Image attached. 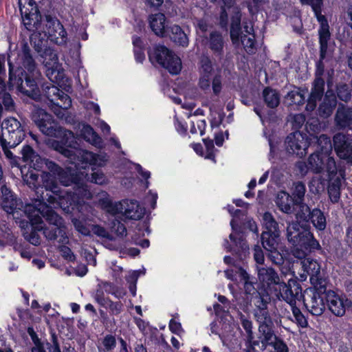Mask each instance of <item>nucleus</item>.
<instances>
[{
	"label": "nucleus",
	"mask_w": 352,
	"mask_h": 352,
	"mask_svg": "<svg viewBox=\"0 0 352 352\" xmlns=\"http://www.w3.org/2000/svg\"><path fill=\"white\" fill-rule=\"evenodd\" d=\"M109 309V314L113 316H117L120 314L123 308V305L121 302H113L109 299L107 303L104 307Z\"/></svg>",
	"instance_id": "nucleus-59"
},
{
	"label": "nucleus",
	"mask_w": 352,
	"mask_h": 352,
	"mask_svg": "<svg viewBox=\"0 0 352 352\" xmlns=\"http://www.w3.org/2000/svg\"><path fill=\"white\" fill-rule=\"evenodd\" d=\"M21 91L22 89H19ZM23 94L30 97V98L38 102H47V100H49V98L45 95L41 94V89H23ZM45 89H42L44 91Z\"/></svg>",
	"instance_id": "nucleus-56"
},
{
	"label": "nucleus",
	"mask_w": 352,
	"mask_h": 352,
	"mask_svg": "<svg viewBox=\"0 0 352 352\" xmlns=\"http://www.w3.org/2000/svg\"><path fill=\"white\" fill-rule=\"evenodd\" d=\"M336 124L340 129H349L352 131V108L340 105L335 118Z\"/></svg>",
	"instance_id": "nucleus-33"
},
{
	"label": "nucleus",
	"mask_w": 352,
	"mask_h": 352,
	"mask_svg": "<svg viewBox=\"0 0 352 352\" xmlns=\"http://www.w3.org/2000/svg\"><path fill=\"white\" fill-rule=\"evenodd\" d=\"M257 278L261 285L259 290L274 294L278 299L293 302L294 298L287 296L294 292V283L295 280H289L288 283L280 280L276 271L272 267L266 265L256 266Z\"/></svg>",
	"instance_id": "nucleus-4"
},
{
	"label": "nucleus",
	"mask_w": 352,
	"mask_h": 352,
	"mask_svg": "<svg viewBox=\"0 0 352 352\" xmlns=\"http://www.w3.org/2000/svg\"><path fill=\"white\" fill-rule=\"evenodd\" d=\"M293 287L294 292H291L287 295L291 296V297L294 298V300H292L293 302H290L289 300L285 301L290 305L293 316L298 325L305 328L308 325V322L299 308L296 307V302L300 301L302 298V288L297 283H294Z\"/></svg>",
	"instance_id": "nucleus-23"
},
{
	"label": "nucleus",
	"mask_w": 352,
	"mask_h": 352,
	"mask_svg": "<svg viewBox=\"0 0 352 352\" xmlns=\"http://www.w3.org/2000/svg\"><path fill=\"white\" fill-rule=\"evenodd\" d=\"M2 193V205L3 208L7 211L12 210L16 204V198L11 191L6 185H3L1 188Z\"/></svg>",
	"instance_id": "nucleus-43"
},
{
	"label": "nucleus",
	"mask_w": 352,
	"mask_h": 352,
	"mask_svg": "<svg viewBox=\"0 0 352 352\" xmlns=\"http://www.w3.org/2000/svg\"><path fill=\"white\" fill-rule=\"evenodd\" d=\"M327 285L324 291L316 289L314 287L307 289L302 294L303 303L307 311L313 316H321L325 310V303L322 295H326Z\"/></svg>",
	"instance_id": "nucleus-13"
},
{
	"label": "nucleus",
	"mask_w": 352,
	"mask_h": 352,
	"mask_svg": "<svg viewBox=\"0 0 352 352\" xmlns=\"http://www.w3.org/2000/svg\"><path fill=\"white\" fill-rule=\"evenodd\" d=\"M262 221L263 227L265 228L263 232L280 234L278 224L270 212H265L263 215Z\"/></svg>",
	"instance_id": "nucleus-45"
},
{
	"label": "nucleus",
	"mask_w": 352,
	"mask_h": 352,
	"mask_svg": "<svg viewBox=\"0 0 352 352\" xmlns=\"http://www.w3.org/2000/svg\"><path fill=\"white\" fill-rule=\"evenodd\" d=\"M333 146L337 155L352 164V138L349 135L337 133L333 136Z\"/></svg>",
	"instance_id": "nucleus-20"
},
{
	"label": "nucleus",
	"mask_w": 352,
	"mask_h": 352,
	"mask_svg": "<svg viewBox=\"0 0 352 352\" xmlns=\"http://www.w3.org/2000/svg\"><path fill=\"white\" fill-rule=\"evenodd\" d=\"M206 128V122L205 120H199L196 122L194 121L190 122V132L192 134H197L199 131L201 135H204L205 134Z\"/></svg>",
	"instance_id": "nucleus-57"
},
{
	"label": "nucleus",
	"mask_w": 352,
	"mask_h": 352,
	"mask_svg": "<svg viewBox=\"0 0 352 352\" xmlns=\"http://www.w3.org/2000/svg\"><path fill=\"white\" fill-rule=\"evenodd\" d=\"M148 60L157 67L167 69L171 74H178L182 70V60L173 51L163 45H155L147 49Z\"/></svg>",
	"instance_id": "nucleus-9"
},
{
	"label": "nucleus",
	"mask_w": 352,
	"mask_h": 352,
	"mask_svg": "<svg viewBox=\"0 0 352 352\" xmlns=\"http://www.w3.org/2000/svg\"><path fill=\"white\" fill-rule=\"evenodd\" d=\"M326 163V170L328 173L329 179L333 180L337 176L339 175L340 171L344 170L343 168H338L335 159L330 156V154H327V157L324 158Z\"/></svg>",
	"instance_id": "nucleus-46"
},
{
	"label": "nucleus",
	"mask_w": 352,
	"mask_h": 352,
	"mask_svg": "<svg viewBox=\"0 0 352 352\" xmlns=\"http://www.w3.org/2000/svg\"><path fill=\"white\" fill-rule=\"evenodd\" d=\"M302 5L309 6L319 23L318 30L330 28L327 17L322 14L323 0H299Z\"/></svg>",
	"instance_id": "nucleus-27"
},
{
	"label": "nucleus",
	"mask_w": 352,
	"mask_h": 352,
	"mask_svg": "<svg viewBox=\"0 0 352 352\" xmlns=\"http://www.w3.org/2000/svg\"><path fill=\"white\" fill-rule=\"evenodd\" d=\"M298 223H292L287 226V236L288 241L294 246L293 255L303 258L308 253L321 250V246L310 232H301Z\"/></svg>",
	"instance_id": "nucleus-8"
},
{
	"label": "nucleus",
	"mask_w": 352,
	"mask_h": 352,
	"mask_svg": "<svg viewBox=\"0 0 352 352\" xmlns=\"http://www.w3.org/2000/svg\"><path fill=\"white\" fill-rule=\"evenodd\" d=\"M19 67L14 69V65L8 61L9 80L8 88L16 86V88H23L25 81L27 87L30 88H38L41 83L42 75L38 69V65L33 57L32 50L25 41L21 45L18 52Z\"/></svg>",
	"instance_id": "nucleus-1"
},
{
	"label": "nucleus",
	"mask_w": 352,
	"mask_h": 352,
	"mask_svg": "<svg viewBox=\"0 0 352 352\" xmlns=\"http://www.w3.org/2000/svg\"><path fill=\"white\" fill-rule=\"evenodd\" d=\"M307 90L308 89H292L287 96V99L290 100L289 104H302L305 100V91Z\"/></svg>",
	"instance_id": "nucleus-50"
},
{
	"label": "nucleus",
	"mask_w": 352,
	"mask_h": 352,
	"mask_svg": "<svg viewBox=\"0 0 352 352\" xmlns=\"http://www.w3.org/2000/svg\"><path fill=\"white\" fill-rule=\"evenodd\" d=\"M258 324V330L261 335V338L262 344L263 345L272 344L276 338L273 329L274 323L272 320Z\"/></svg>",
	"instance_id": "nucleus-38"
},
{
	"label": "nucleus",
	"mask_w": 352,
	"mask_h": 352,
	"mask_svg": "<svg viewBox=\"0 0 352 352\" xmlns=\"http://www.w3.org/2000/svg\"><path fill=\"white\" fill-rule=\"evenodd\" d=\"M80 135L85 140L95 146H100L102 144L101 138L94 131V129L89 124H83L80 130Z\"/></svg>",
	"instance_id": "nucleus-40"
},
{
	"label": "nucleus",
	"mask_w": 352,
	"mask_h": 352,
	"mask_svg": "<svg viewBox=\"0 0 352 352\" xmlns=\"http://www.w3.org/2000/svg\"><path fill=\"white\" fill-rule=\"evenodd\" d=\"M45 30L48 38L56 44H63L67 40V32L56 17L45 16Z\"/></svg>",
	"instance_id": "nucleus-18"
},
{
	"label": "nucleus",
	"mask_w": 352,
	"mask_h": 352,
	"mask_svg": "<svg viewBox=\"0 0 352 352\" xmlns=\"http://www.w3.org/2000/svg\"><path fill=\"white\" fill-rule=\"evenodd\" d=\"M334 70L333 69L327 70L326 75L318 76L315 74V79L313 82V88H324L325 84L327 88H332L334 82Z\"/></svg>",
	"instance_id": "nucleus-42"
},
{
	"label": "nucleus",
	"mask_w": 352,
	"mask_h": 352,
	"mask_svg": "<svg viewBox=\"0 0 352 352\" xmlns=\"http://www.w3.org/2000/svg\"><path fill=\"white\" fill-rule=\"evenodd\" d=\"M242 14L240 10L235 11L231 16L230 36L234 45L239 44L243 34L241 26Z\"/></svg>",
	"instance_id": "nucleus-31"
},
{
	"label": "nucleus",
	"mask_w": 352,
	"mask_h": 352,
	"mask_svg": "<svg viewBox=\"0 0 352 352\" xmlns=\"http://www.w3.org/2000/svg\"><path fill=\"white\" fill-rule=\"evenodd\" d=\"M286 151L299 157H304L309 146L306 134L298 131L288 135L285 141Z\"/></svg>",
	"instance_id": "nucleus-15"
},
{
	"label": "nucleus",
	"mask_w": 352,
	"mask_h": 352,
	"mask_svg": "<svg viewBox=\"0 0 352 352\" xmlns=\"http://www.w3.org/2000/svg\"><path fill=\"white\" fill-rule=\"evenodd\" d=\"M273 294L258 290L256 295L253 297L254 309H267V305L271 300L270 296Z\"/></svg>",
	"instance_id": "nucleus-44"
},
{
	"label": "nucleus",
	"mask_w": 352,
	"mask_h": 352,
	"mask_svg": "<svg viewBox=\"0 0 352 352\" xmlns=\"http://www.w3.org/2000/svg\"><path fill=\"white\" fill-rule=\"evenodd\" d=\"M72 223L75 229L84 236H91V226L88 224L85 221L73 219Z\"/></svg>",
	"instance_id": "nucleus-52"
},
{
	"label": "nucleus",
	"mask_w": 352,
	"mask_h": 352,
	"mask_svg": "<svg viewBox=\"0 0 352 352\" xmlns=\"http://www.w3.org/2000/svg\"><path fill=\"white\" fill-rule=\"evenodd\" d=\"M240 41L248 54H252L254 53L256 50L254 34L252 35V37L248 36L246 34H243L241 38H240Z\"/></svg>",
	"instance_id": "nucleus-53"
},
{
	"label": "nucleus",
	"mask_w": 352,
	"mask_h": 352,
	"mask_svg": "<svg viewBox=\"0 0 352 352\" xmlns=\"http://www.w3.org/2000/svg\"><path fill=\"white\" fill-rule=\"evenodd\" d=\"M327 155L321 154L320 152L312 153L307 160V163H300L298 168L301 171L304 170V167L307 170L314 173H321L324 167V158Z\"/></svg>",
	"instance_id": "nucleus-26"
},
{
	"label": "nucleus",
	"mask_w": 352,
	"mask_h": 352,
	"mask_svg": "<svg viewBox=\"0 0 352 352\" xmlns=\"http://www.w3.org/2000/svg\"><path fill=\"white\" fill-rule=\"evenodd\" d=\"M276 204L282 212L287 214L292 213L294 206L296 205L295 199L285 191H280L278 193Z\"/></svg>",
	"instance_id": "nucleus-37"
},
{
	"label": "nucleus",
	"mask_w": 352,
	"mask_h": 352,
	"mask_svg": "<svg viewBox=\"0 0 352 352\" xmlns=\"http://www.w3.org/2000/svg\"><path fill=\"white\" fill-rule=\"evenodd\" d=\"M28 218L33 228L42 230L47 240L54 241L59 236L60 243L68 242L63 219L46 204H41L38 210L34 208L33 213L28 214Z\"/></svg>",
	"instance_id": "nucleus-2"
},
{
	"label": "nucleus",
	"mask_w": 352,
	"mask_h": 352,
	"mask_svg": "<svg viewBox=\"0 0 352 352\" xmlns=\"http://www.w3.org/2000/svg\"><path fill=\"white\" fill-rule=\"evenodd\" d=\"M25 131L21 122L13 117L5 119L2 123V135L0 140L4 139L10 146H17L24 139Z\"/></svg>",
	"instance_id": "nucleus-14"
},
{
	"label": "nucleus",
	"mask_w": 352,
	"mask_h": 352,
	"mask_svg": "<svg viewBox=\"0 0 352 352\" xmlns=\"http://www.w3.org/2000/svg\"><path fill=\"white\" fill-rule=\"evenodd\" d=\"M302 267L310 276V283L314 288L320 291H324V285H327V279L320 272V264L315 259L303 258Z\"/></svg>",
	"instance_id": "nucleus-16"
},
{
	"label": "nucleus",
	"mask_w": 352,
	"mask_h": 352,
	"mask_svg": "<svg viewBox=\"0 0 352 352\" xmlns=\"http://www.w3.org/2000/svg\"><path fill=\"white\" fill-rule=\"evenodd\" d=\"M230 239L234 247L232 248L229 244L228 241L226 239L223 243V247L227 252H233L240 257H241L242 255L245 256L249 250V247L246 241L243 238V234L231 233L230 234Z\"/></svg>",
	"instance_id": "nucleus-25"
},
{
	"label": "nucleus",
	"mask_w": 352,
	"mask_h": 352,
	"mask_svg": "<svg viewBox=\"0 0 352 352\" xmlns=\"http://www.w3.org/2000/svg\"><path fill=\"white\" fill-rule=\"evenodd\" d=\"M100 207L111 215H116L122 211V204L120 201L113 202L110 195L107 192H102L98 199Z\"/></svg>",
	"instance_id": "nucleus-30"
},
{
	"label": "nucleus",
	"mask_w": 352,
	"mask_h": 352,
	"mask_svg": "<svg viewBox=\"0 0 352 352\" xmlns=\"http://www.w3.org/2000/svg\"><path fill=\"white\" fill-rule=\"evenodd\" d=\"M49 168L58 175L60 182L63 186L74 185L76 199L78 200L76 203H79L80 199H89L92 197L86 182L98 185H104L108 183L107 176L100 170L93 172L89 176L88 174L84 175L82 173L74 175L68 170L63 169L54 162H50Z\"/></svg>",
	"instance_id": "nucleus-3"
},
{
	"label": "nucleus",
	"mask_w": 352,
	"mask_h": 352,
	"mask_svg": "<svg viewBox=\"0 0 352 352\" xmlns=\"http://www.w3.org/2000/svg\"><path fill=\"white\" fill-rule=\"evenodd\" d=\"M203 97V104L210 109L222 105L226 101L227 95L222 89H206Z\"/></svg>",
	"instance_id": "nucleus-28"
},
{
	"label": "nucleus",
	"mask_w": 352,
	"mask_h": 352,
	"mask_svg": "<svg viewBox=\"0 0 352 352\" xmlns=\"http://www.w3.org/2000/svg\"><path fill=\"white\" fill-rule=\"evenodd\" d=\"M38 55L46 69L47 77L53 83L45 87L42 85L41 88H72V80L65 76L58 55L52 47H48Z\"/></svg>",
	"instance_id": "nucleus-5"
},
{
	"label": "nucleus",
	"mask_w": 352,
	"mask_h": 352,
	"mask_svg": "<svg viewBox=\"0 0 352 352\" xmlns=\"http://www.w3.org/2000/svg\"><path fill=\"white\" fill-rule=\"evenodd\" d=\"M226 6L221 7V10L219 16V25L223 30H228V14L226 11Z\"/></svg>",
	"instance_id": "nucleus-64"
},
{
	"label": "nucleus",
	"mask_w": 352,
	"mask_h": 352,
	"mask_svg": "<svg viewBox=\"0 0 352 352\" xmlns=\"http://www.w3.org/2000/svg\"><path fill=\"white\" fill-rule=\"evenodd\" d=\"M319 42V59L316 63L315 74L318 76L326 75L324 60L327 54L328 46L331 40L330 28L318 30Z\"/></svg>",
	"instance_id": "nucleus-19"
},
{
	"label": "nucleus",
	"mask_w": 352,
	"mask_h": 352,
	"mask_svg": "<svg viewBox=\"0 0 352 352\" xmlns=\"http://www.w3.org/2000/svg\"><path fill=\"white\" fill-rule=\"evenodd\" d=\"M23 23L29 31L38 30L41 24V14L34 0H21L18 4Z\"/></svg>",
	"instance_id": "nucleus-12"
},
{
	"label": "nucleus",
	"mask_w": 352,
	"mask_h": 352,
	"mask_svg": "<svg viewBox=\"0 0 352 352\" xmlns=\"http://www.w3.org/2000/svg\"><path fill=\"white\" fill-rule=\"evenodd\" d=\"M345 179V170H341L339 175L334 179L329 180L328 194L331 201L338 203L340 198V187L342 182Z\"/></svg>",
	"instance_id": "nucleus-35"
},
{
	"label": "nucleus",
	"mask_w": 352,
	"mask_h": 352,
	"mask_svg": "<svg viewBox=\"0 0 352 352\" xmlns=\"http://www.w3.org/2000/svg\"><path fill=\"white\" fill-rule=\"evenodd\" d=\"M166 30V36H168L170 39L176 45L182 47L188 45V38L179 25H173L167 27Z\"/></svg>",
	"instance_id": "nucleus-36"
},
{
	"label": "nucleus",
	"mask_w": 352,
	"mask_h": 352,
	"mask_svg": "<svg viewBox=\"0 0 352 352\" xmlns=\"http://www.w3.org/2000/svg\"><path fill=\"white\" fill-rule=\"evenodd\" d=\"M6 89H1L0 92V102H2L6 110H12L14 108V101L11 95L5 91Z\"/></svg>",
	"instance_id": "nucleus-61"
},
{
	"label": "nucleus",
	"mask_w": 352,
	"mask_h": 352,
	"mask_svg": "<svg viewBox=\"0 0 352 352\" xmlns=\"http://www.w3.org/2000/svg\"><path fill=\"white\" fill-rule=\"evenodd\" d=\"M323 91L324 89H311L306 105V110L307 111H312L316 108L317 101L321 100L323 96Z\"/></svg>",
	"instance_id": "nucleus-51"
},
{
	"label": "nucleus",
	"mask_w": 352,
	"mask_h": 352,
	"mask_svg": "<svg viewBox=\"0 0 352 352\" xmlns=\"http://www.w3.org/2000/svg\"><path fill=\"white\" fill-rule=\"evenodd\" d=\"M37 170L29 169L26 173L21 170L22 177L24 182L29 186L30 188L34 189L36 194L40 193L41 183L39 181V175L36 173Z\"/></svg>",
	"instance_id": "nucleus-39"
},
{
	"label": "nucleus",
	"mask_w": 352,
	"mask_h": 352,
	"mask_svg": "<svg viewBox=\"0 0 352 352\" xmlns=\"http://www.w3.org/2000/svg\"><path fill=\"white\" fill-rule=\"evenodd\" d=\"M318 151L322 155L330 154L332 151V144L330 138L324 134L316 137Z\"/></svg>",
	"instance_id": "nucleus-48"
},
{
	"label": "nucleus",
	"mask_w": 352,
	"mask_h": 352,
	"mask_svg": "<svg viewBox=\"0 0 352 352\" xmlns=\"http://www.w3.org/2000/svg\"><path fill=\"white\" fill-rule=\"evenodd\" d=\"M203 142L206 149V158L211 160L215 162V151L217 150L214 147L213 140L211 139L206 138L203 139Z\"/></svg>",
	"instance_id": "nucleus-58"
},
{
	"label": "nucleus",
	"mask_w": 352,
	"mask_h": 352,
	"mask_svg": "<svg viewBox=\"0 0 352 352\" xmlns=\"http://www.w3.org/2000/svg\"><path fill=\"white\" fill-rule=\"evenodd\" d=\"M122 204V214L126 218L133 220L142 219L144 214V209L140 206L139 202L134 199H123L120 201Z\"/></svg>",
	"instance_id": "nucleus-24"
},
{
	"label": "nucleus",
	"mask_w": 352,
	"mask_h": 352,
	"mask_svg": "<svg viewBox=\"0 0 352 352\" xmlns=\"http://www.w3.org/2000/svg\"><path fill=\"white\" fill-rule=\"evenodd\" d=\"M326 304L329 311L338 317L343 316L351 301L344 295H339L333 290H328L325 295Z\"/></svg>",
	"instance_id": "nucleus-17"
},
{
	"label": "nucleus",
	"mask_w": 352,
	"mask_h": 352,
	"mask_svg": "<svg viewBox=\"0 0 352 352\" xmlns=\"http://www.w3.org/2000/svg\"><path fill=\"white\" fill-rule=\"evenodd\" d=\"M305 192V185L302 182H298L294 184L292 197L295 199L296 206H300L301 208L302 206L304 205L303 201Z\"/></svg>",
	"instance_id": "nucleus-47"
},
{
	"label": "nucleus",
	"mask_w": 352,
	"mask_h": 352,
	"mask_svg": "<svg viewBox=\"0 0 352 352\" xmlns=\"http://www.w3.org/2000/svg\"><path fill=\"white\" fill-rule=\"evenodd\" d=\"M254 89H240L239 95L241 96V101L243 104H248L252 103L255 97Z\"/></svg>",
	"instance_id": "nucleus-62"
},
{
	"label": "nucleus",
	"mask_w": 352,
	"mask_h": 352,
	"mask_svg": "<svg viewBox=\"0 0 352 352\" xmlns=\"http://www.w3.org/2000/svg\"><path fill=\"white\" fill-rule=\"evenodd\" d=\"M54 149L69 159L76 167L85 169L91 166H103L107 162L106 155H98L83 149L73 148L62 142L54 141L52 143Z\"/></svg>",
	"instance_id": "nucleus-6"
},
{
	"label": "nucleus",
	"mask_w": 352,
	"mask_h": 352,
	"mask_svg": "<svg viewBox=\"0 0 352 352\" xmlns=\"http://www.w3.org/2000/svg\"><path fill=\"white\" fill-rule=\"evenodd\" d=\"M241 323L243 328L245 329L247 333V340L250 345H255L256 342H252L253 332H252V322L248 318H247L245 316L242 315L240 318Z\"/></svg>",
	"instance_id": "nucleus-55"
},
{
	"label": "nucleus",
	"mask_w": 352,
	"mask_h": 352,
	"mask_svg": "<svg viewBox=\"0 0 352 352\" xmlns=\"http://www.w3.org/2000/svg\"><path fill=\"white\" fill-rule=\"evenodd\" d=\"M32 120L40 131L47 136L61 137L72 136L73 133L60 126L54 120L53 116L43 109H35L32 114Z\"/></svg>",
	"instance_id": "nucleus-10"
},
{
	"label": "nucleus",
	"mask_w": 352,
	"mask_h": 352,
	"mask_svg": "<svg viewBox=\"0 0 352 352\" xmlns=\"http://www.w3.org/2000/svg\"><path fill=\"white\" fill-rule=\"evenodd\" d=\"M30 43L38 54L49 47L47 41L41 37L40 34L30 37Z\"/></svg>",
	"instance_id": "nucleus-54"
},
{
	"label": "nucleus",
	"mask_w": 352,
	"mask_h": 352,
	"mask_svg": "<svg viewBox=\"0 0 352 352\" xmlns=\"http://www.w3.org/2000/svg\"><path fill=\"white\" fill-rule=\"evenodd\" d=\"M103 350L105 352L112 351L116 346V338L112 335H107L102 341Z\"/></svg>",
	"instance_id": "nucleus-63"
},
{
	"label": "nucleus",
	"mask_w": 352,
	"mask_h": 352,
	"mask_svg": "<svg viewBox=\"0 0 352 352\" xmlns=\"http://www.w3.org/2000/svg\"><path fill=\"white\" fill-rule=\"evenodd\" d=\"M253 314L256 320L258 323L264 322L265 321L267 322V320H272L268 311V309H254Z\"/></svg>",
	"instance_id": "nucleus-60"
},
{
	"label": "nucleus",
	"mask_w": 352,
	"mask_h": 352,
	"mask_svg": "<svg viewBox=\"0 0 352 352\" xmlns=\"http://www.w3.org/2000/svg\"><path fill=\"white\" fill-rule=\"evenodd\" d=\"M205 38L206 41V45L211 51L214 58H217L218 60H222L224 56V47L226 44L222 34L217 30H213Z\"/></svg>",
	"instance_id": "nucleus-22"
},
{
	"label": "nucleus",
	"mask_w": 352,
	"mask_h": 352,
	"mask_svg": "<svg viewBox=\"0 0 352 352\" xmlns=\"http://www.w3.org/2000/svg\"><path fill=\"white\" fill-rule=\"evenodd\" d=\"M337 104L333 89H327L324 100L318 108V114L323 118L330 116Z\"/></svg>",
	"instance_id": "nucleus-29"
},
{
	"label": "nucleus",
	"mask_w": 352,
	"mask_h": 352,
	"mask_svg": "<svg viewBox=\"0 0 352 352\" xmlns=\"http://www.w3.org/2000/svg\"><path fill=\"white\" fill-rule=\"evenodd\" d=\"M41 182L40 191H41V198L45 199L43 197V188L46 191H50V195L47 194L46 199L50 204L56 205L65 211H69V208L76 203V195L74 192H69L62 189L58 186L52 175L46 172H43L41 175Z\"/></svg>",
	"instance_id": "nucleus-7"
},
{
	"label": "nucleus",
	"mask_w": 352,
	"mask_h": 352,
	"mask_svg": "<svg viewBox=\"0 0 352 352\" xmlns=\"http://www.w3.org/2000/svg\"><path fill=\"white\" fill-rule=\"evenodd\" d=\"M199 88H221L222 76L220 71L215 72L212 62L208 55H202L199 61Z\"/></svg>",
	"instance_id": "nucleus-11"
},
{
	"label": "nucleus",
	"mask_w": 352,
	"mask_h": 352,
	"mask_svg": "<svg viewBox=\"0 0 352 352\" xmlns=\"http://www.w3.org/2000/svg\"><path fill=\"white\" fill-rule=\"evenodd\" d=\"M263 94L265 102L269 107L274 108L279 104L280 96L276 89H263Z\"/></svg>",
	"instance_id": "nucleus-49"
},
{
	"label": "nucleus",
	"mask_w": 352,
	"mask_h": 352,
	"mask_svg": "<svg viewBox=\"0 0 352 352\" xmlns=\"http://www.w3.org/2000/svg\"><path fill=\"white\" fill-rule=\"evenodd\" d=\"M166 16L164 14L158 12L151 14L148 17L149 26L155 35L160 37H166L167 27L165 26Z\"/></svg>",
	"instance_id": "nucleus-32"
},
{
	"label": "nucleus",
	"mask_w": 352,
	"mask_h": 352,
	"mask_svg": "<svg viewBox=\"0 0 352 352\" xmlns=\"http://www.w3.org/2000/svg\"><path fill=\"white\" fill-rule=\"evenodd\" d=\"M65 89H56V92L54 93V98L49 99L50 104H55L63 109H68L72 105V100L67 94L65 93ZM68 91L69 89H66Z\"/></svg>",
	"instance_id": "nucleus-41"
},
{
	"label": "nucleus",
	"mask_w": 352,
	"mask_h": 352,
	"mask_svg": "<svg viewBox=\"0 0 352 352\" xmlns=\"http://www.w3.org/2000/svg\"><path fill=\"white\" fill-rule=\"evenodd\" d=\"M304 209L309 212V219L314 228L318 231L324 230L327 226V219L324 212L318 208H314L311 210L307 205L302 206V210Z\"/></svg>",
	"instance_id": "nucleus-34"
},
{
	"label": "nucleus",
	"mask_w": 352,
	"mask_h": 352,
	"mask_svg": "<svg viewBox=\"0 0 352 352\" xmlns=\"http://www.w3.org/2000/svg\"><path fill=\"white\" fill-rule=\"evenodd\" d=\"M279 236L280 234H274L269 232H263L261 234L263 247L270 252L269 256L277 264H281L283 262L282 256L277 250Z\"/></svg>",
	"instance_id": "nucleus-21"
}]
</instances>
